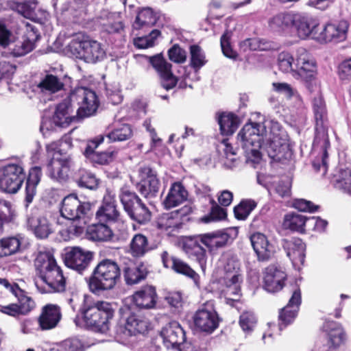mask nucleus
I'll list each match as a JSON object with an SVG mask.
<instances>
[{
  "mask_svg": "<svg viewBox=\"0 0 351 351\" xmlns=\"http://www.w3.org/2000/svg\"><path fill=\"white\" fill-rule=\"evenodd\" d=\"M120 277L121 270L117 263L110 259L103 260L94 269L89 278V289L95 293L112 289Z\"/></svg>",
  "mask_w": 351,
  "mask_h": 351,
  "instance_id": "6",
  "label": "nucleus"
},
{
  "mask_svg": "<svg viewBox=\"0 0 351 351\" xmlns=\"http://www.w3.org/2000/svg\"><path fill=\"white\" fill-rule=\"evenodd\" d=\"M118 217L116 205L101 204L96 213V218L99 222L114 221Z\"/></svg>",
  "mask_w": 351,
  "mask_h": 351,
  "instance_id": "48",
  "label": "nucleus"
},
{
  "mask_svg": "<svg viewBox=\"0 0 351 351\" xmlns=\"http://www.w3.org/2000/svg\"><path fill=\"white\" fill-rule=\"evenodd\" d=\"M349 23L341 20L336 23H328L319 32L317 40L320 43H340L347 38Z\"/></svg>",
  "mask_w": 351,
  "mask_h": 351,
  "instance_id": "15",
  "label": "nucleus"
},
{
  "mask_svg": "<svg viewBox=\"0 0 351 351\" xmlns=\"http://www.w3.org/2000/svg\"><path fill=\"white\" fill-rule=\"evenodd\" d=\"M301 304V291L299 288L295 289L286 306L282 308L279 313V327L286 326L291 324L296 317L299 306Z\"/></svg>",
  "mask_w": 351,
  "mask_h": 351,
  "instance_id": "27",
  "label": "nucleus"
},
{
  "mask_svg": "<svg viewBox=\"0 0 351 351\" xmlns=\"http://www.w3.org/2000/svg\"><path fill=\"white\" fill-rule=\"evenodd\" d=\"M149 62L160 75L162 86L166 90L176 86L178 80L171 72V64L167 62L161 54L150 57Z\"/></svg>",
  "mask_w": 351,
  "mask_h": 351,
  "instance_id": "18",
  "label": "nucleus"
},
{
  "mask_svg": "<svg viewBox=\"0 0 351 351\" xmlns=\"http://www.w3.org/2000/svg\"><path fill=\"white\" fill-rule=\"evenodd\" d=\"M77 184L80 187L89 189H95L97 187L99 182L92 173L85 171L77 181Z\"/></svg>",
  "mask_w": 351,
  "mask_h": 351,
  "instance_id": "60",
  "label": "nucleus"
},
{
  "mask_svg": "<svg viewBox=\"0 0 351 351\" xmlns=\"http://www.w3.org/2000/svg\"><path fill=\"white\" fill-rule=\"evenodd\" d=\"M232 36V31L226 30L221 37V47L224 56L229 58H235L237 53L232 49L230 39Z\"/></svg>",
  "mask_w": 351,
  "mask_h": 351,
  "instance_id": "59",
  "label": "nucleus"
},
{
  "mask_svg": "<svg viewBox=\"0 0 351 351\" xmlns=\"http://www.w3.org/2000/svg\"><path fill=\"white\" fill-rule=\"evenodd\" d=\"M156 16L149 8H145L138 12L133 26L139 29L145 25H153L156 23Z\"/></svg>",
  "mask_w": 351,
  "mask_h": 351,
  "instance_id": "47",
  "label": "nucleus"
},
{
  "mask_svg": "<svg viewBox=\"0 0 351 351\" xmlns=\"http://www.w3.org/2000/svg\"><path fill=\"white\" fill-rule=\"evenodd\" d=\"M30 31L27 34V38L22 40L9 43L6 48L8 53L13 57H22L31 52L35 48V42L40 36L36 29L27 24Z\"/></svg>",
  "mask_w": 351,
  "mask_h": 351,
  "instance_id": "17",
  "label": "nucleus"
},
{
  "mask_svg": "<svg viewBox=\"0 0 351 351\" xmlns=\"http://www.w3.org/2000/svg\"><path fill=\"white\" fill-rule=\"evenodd\" d=\"M256 317L251 311H244L239 319V324L243 331H251L256 324Z\"/></svg>",
  "mask_w": 351,
  "mask_h": 351,
  "instance_id": "58",
  "label": "nucleus"
},
{
  "mask_svg": "<svg viewBox=\"0 0 351 351\" xmlns=\"http://www.w3.org/2000/svg\"><path fill=\"white\" fill-rule=\"evenodd\" d=\"M250 241L259 260H268L273 255L274 247L263 234L260 232L253 234Z\"/></svg>",
  "mask_w": 351,
  "mask_h": 351,
  "instance_id": "31",
  "label": "nucleus"
},
{
  "mask_svg": "<svg viewBox=\"0 0 351 351\" xmlns=\"http://www.w3.org/2000/svg\"><path fill=\"white\" fill-rule=\"evenodd\" d=\"M199 237L201 243L204 245L211 253L224 247L229 239V235L222 231L203 234Z\"/></svg>",
  "mask_w": 351,
  "mask_h": 351,
  "instance_id": "32",
  "label": "nucleus"
},
{
  "mask_svg": "<svg viewBox=\"0 0 351 351\" xmlns=\"http://www.w3.org/2000/svg\"><path fill=\"white\" fill-rule=\"evenodd\" d=\"M104 223V222H100L89 228L88 232L92 240L97 241H108L112 239L113 232L112 230Z\"/></svg>",
  "mask_w": 351,
  "mask_h": 351,
  "instance_id": "43",
  "label": "nucleus"
},
{
  "mask_svg": "<svg viewBox=\"0 0 351 351\" xmlns=\"http://www.w3.org/2000/svg\"><path fill=\"white\" fill-rule=\"evenodd\" d=\"M274 90L278 93L285 94L287 97H293L297 102L298 107L302 104L301 97L291 88V87L287 83L274 82L272 84Z\"/></svg>",
  "mask_w": 351,
  "mask_h": 351,
  "instance_id": "57",
  "label": "nucleus"
},
{
  "mask_svg": "<svg viewBox=\"0 0 351 351\" xmlns=\"http://www.w3.org/2000/svg\"><path fill=\"white\" fill-rule=\"evenodd\" d=\"M293 12H281L269 20V27L275 32H282L292 27Z\"/></svg>",
  "mask_w": 351,
  "mask_h": 351,
  "instance_id": "37",
  "label": "nucleus"
},
{
  "mask_svg": "<svg viewBox=\"0 0 351 351\" xmlns=\"http://www.w3.org/2000/svg\"><path fill=\"white\" fill-rule=\"evenodd\" d=\"M38 4L37 0H23L22 3L17 4V12L26 19L33 20L35 16V10Z\"/></svg>",
  "mask_w": 351,
  "mask_h": 351,
  "instance_id": "52",
  "label": "nucleus"
},
{
  "mask_svg": "<svg viewBox=\"0 0 351 351\" xmlns=\"http://www.w3.org/2000/svg\"><path fill=\"white\" fill-rule=\"evenodd\" d=\"M64 84L62 80L58 76L47 74L38 84V88L40 91L45 94H53L62 90Z\"/></svg>",
  "mask_w": 351,
  "mask_h": 351,
  "instance_id": "34",
  "label": "nucleus"
},
{
  "mask_svg": "<svg viewBox=\"0 0 351 351\" xmlns=\"http://www.w3.org/2000/svg\"><path fill=\"white\" fill-rule=\"evenodd\" d=\"M160 335L165 346L168 349L181 350V346L186 339L185 332L177 322H171L165 326Z\"/></svg>",
  "mask_w": 351,
  "mask_h": 351,
  "instance_id": "16",
  "label": "nucleus"
},
{
  "mask_svg": "<svg viewBox=\"0 0 351 351\" xmlns=\"http://www.w3.org/2000/svg\"><path fill=\"white\" fill-rule=\"evenodd\" d=\"M13 210L11 204L0 199V234L2 232L3 224L10 222L13 218Z\"/></svg>",
  "mask_w": 351,
  "mask_h": 351,
  "instance_id": "55",
  "label": "nucleus"
},
{
  "mask_svg": "<svg viewBox=\"0 0 351 351\" xmlns=\"http://www.w3.org/2000/svg\"><path fill=\"white\" fill-rule=\"evenodd\" d=\"M141 180L138 184V190L145 197H155L160 188V182L154 171L149 167H142L138 170Z\"/></svg>",
  "mask_w": 351,
  "mask_h": 351,
  "instance_id": "19",
  "label": "nucleus"
},
{
  "mask_svg": "<svg viewBox=\"0 0 351 351\" xmlns=\"http://www.w3.org/2000/svg\"><path fill=\"white\" fill-rule=\"evenodd\" d=\"M160 32L154 29L146 36L136 38L134 40V45L138 49H147L154 46L156 39L160 36Z\"/></svg>",
  "mask_w": 351,
  "mask_h": 351,
  "instance_id": "56",
  "label": "nucleus"
},
{
  "mask_svg": "<svg viewBox=\"0 0 351 351\" xmlns=\"http://www.w3.org/2000/svg\"><path fill=\"white\" fill-rule=\"evenodd\" d=\"M194 324L199 330L210 333L218 326L217 315L213 309L204 307L197 311L193 317Z\"/></svg>",
  "mask_w": 351,
  "mask_h": 351,
  "instance_id": "24",
  "label": "nucleus"
},
{
  "mask_svg": "<svg viewBox=\"0 0 351 351\" xmlns=\"http://www.w3.org/2000/svg\"><path fill=\"white\" fill-rule=\"evenodd\" d=\"M184 250L189 256H193L200 264L204 263L206 259V252L201 245L199 235L189 238L184 242Z\"/></svg>",
  "mask_w": 351,
  "mask_h": 351,
  "instance_id": "33",
  "label": "nucleus"
},
{
  "mask_svg": "<svg viewBox=\"0 0 351 351\" xmlns=\"http://www.w3.org/2000/svg\"><path fill=\"white\" fill-rule=\"evenodd\" d=\"M27 226L38 239H46L53 231V225L49 219L38 209L33 210L28 215Z\"/></svg>",
  "mask_w": 351,
  "mask_h": 351,
  "instance_id": "13",
  "label": "nucleus"
},
{
  "mask_svg": "<svg viewBox=\"0 0 351 351\" xmlns=\"http://www.w3.org/2000/svg\"><path fill=\"white\" fill-rule=\"evenodd\" d=\"M118 154L117 149H108L104 152H96L92 154L89 159L93 163L98 165H107L113 161Z\"/></svg>",
  "mask_w": 351,
  "mask_h": 351,
  "instance_id": "54",
  "label": "nucleus"
},
{
  "mask_svg": "<svg viewBox=\"0 0 351 351\" xmlns=\"http://www.w3.org/2000/svg\"><path fill=\"white\" fill-rule=\"evenodd\" d=\"M62 319L60 307L57 304H48L42 308L38 323L43 330L56 328Z\"/></svg>",
  "mask_w": 351,
  "mask_h": 351,
  "instance_id": "28",
  "label": "nucleus"
},
{
  "mask_svg": "<svg viewBox=\"0 0 351 351\" xmlns=\"http://www.w3.org/2000/svg\"><path fill=\"white\" fill-rule=\"evenodd\" d=\"M72 102L78 105L77 116L79 118L93 115L99 106L97 97L93 90L86 87H77L71 90L68 99L57 105L52 119L43 117L40 130H53L56 126L68 125L75 118L73 114Z\"/></svg>",
  "mask_w": 351,
  "mask_h": 351,
  "instance_id": "2",
  "label": "nucleus"
},
{
  "mask_svg": "<svg viewBox=\"0 0 351 351\" xmlns=\"http://www.w3.org/2000/svg\"><path fill=\"white\" fill-rule=\"evenodd\" d=\"M282 245L287 256L291 261L294 267L302 265L305 259L306 245L299 238L284 239Z\"/></svg>",
  "mask_w": 351,
  "mask_h": 351,
  "instance_id": "26",
  "label": "nucleus"
},
{
  "mask_svg": "<svg viewBox=\"0 0 351 351\" xmlns=\"http://www.w3.org/2000/svg\"><path fill=\"white\" fill-rule=\"evenodd\" d=\"M0 292L5 298H11L17 300V307L21 315H27L35 307L32 298L14 282L10 283L6 279L0 278Z\"/></svg>",
  "mask_w": 351,
  "mask_h": 351,
  "instance_id": "10",
  "label": "nucleus"
},
{
  "mask_svg": "<svg viewBox=\"0 0 351 351\" xmlns=\"http://www.w3.org/2000/svg\"><path fill=\"white\" fill-rule=\"evenodd\" d=\"M333 183L336 189L351 195V169L340 168L334 175Z\"/></svg>",
  "mask_w": 351,
  "mask_h": 351,
  "instance_id": "40",
  "label": "nucleus"
},
{
  "mask_svg": "<svg viewBox=\"0 0 351 351\" xmlns=\"http://www.w3.org/2000/svg\"><path fill=\"white\" fill-rule=\"evenodd\" d=\"M237 141L244 150L246 162L253 165L261 160L260 148L276 160L285 158L289 152L288 135L274 120L246 123L238 134Z\"/></svg>",
  "mask_w": 351,
  "mask_h": 351,
  "instance_id": "1",
  "label": "nucleus"
},
{
  "mask_svg": "<svg viewBox=\"0 0 351 351\" xmlns=\"http://www.w3.org/2000/svg\"><path fill=\"white\" fill-rule=\"evenodd\" d=\"M92 258L90 252L80 247H72L66 249L64 262L68 267L81 273L88 267Z\"/></svg>",
  "mask_w": 351,
  "mask_h": 351,
  "instance_id": "14",
  "label": "nucleus"
},
{
  "mask_svg": "<svg viewBox=\"0 0 351 351\" xmlns=\"http://www.w3.org/2000/svg\"><path fill=\"white\" fill-rule=\"evenodd\" d=\"M168 55L169 59L176 63H182L186 59V51L177 45L169 49Z\"/></svg>",
  "mask_w": 351,
  "mask_h": 351,
  "instance_id": "63",
  "label": "nucleus"
},
{
  "mask_svg": "<svg viewBox=\"0 0 351 351\" xmlns=\"http://www.w3.org/2000/svg\"><path fill=\"white\" fill-rule=\"evenodd\" d=\"M256 206V203L254 200H243L239 205L234 207V215L238 219H245Z\"/></svg>",
  "mask_w": 351,
  "mask_h": 351,
  "instance_id": "50",
  "label": "nucleus"
},
{
  "mask_svg": "<svg viewBox=\"0 0 351 351\" xmlns=\"http://www.w3.org/2000/svg\"><path fill=\"white\" fill-rule=\"evenodd\" d=\"M132 301L138 308L152 309L157 303V293L156 288L152 285L141 287L132 295Z\"/></svg>",
  "mask_w": 351,
  "mask_h": 351,
  "instance_id": "23",
  "label": "nucleus"
},
{
  "mask_svg": "<svg viewBox=\"0 0 351 351\" xmlns=\"http://www.w3.org/2000/svg\"><path fill=\"white\" fill-rule=\"evenodd\" d=\"M308 219L302 215L289 213L285 217L283 226L285 229L303 232Z\"/></svg>",
  "mask_w": 351,
  "mask_h": 351,
  "instance_id": "41",
  "label": "nucleus"
},
{
  "mask_svg": "<svg viewBox=\"0 0 351 351\" xmlns=\"http://www.w3.org/2000/svg\"><path fill=\"white\" fill-rule=\"evenodd\" d=\"M171 269L176 273L184 275L191 278L195 286L199 287V275L186 263L180 258L173 259Z\"/></svg>",
  "mask_w": 351,
  "mask_h": 351,
  "instance_id": "44",
  "label": "nucleus"
},
{
  "mask_svg": "<svg viewBox=\"0 0 351 351\" xmlns=\"http://www.w3.org/2000/svg\"><path fill=\"white\" fill-rule=\"evenodd\" d=\"M126 213L139 223H145L151 219V212L141 199Z\"/></svg>",
  "mask_w": 351,
  "mask_h": 351,
  "instance_id": "39",
  "label": "nucleus"
},
{
  "mask_svg": "<svg viewBox=\"0 0 351 351\" xmlns=\"http://www.w3.org/2000/svg\"><path fill=\"white\" fill-rule=\"evenodd\" d=\"M328 332V343L330 347L337 348L342 345L346 340L343 329L336 323H330L325 326Z\"/></svg>",
  "mask_w": 351,
  "mask_h": 351,
  "instance_id": "38",
  "label": "nucleus"
},
{
  "mask_svg": "<svg viewBox=\"0 0 351 351\" xmlns=\"http://www.w3.org/2000/svg\"><path fill=\"white\" fill-rule=\"evenodd\" d=\"M293 77L306 83L312 82L316 75V65L305 49L297 51L296 63L295 64Z\"/></svg>",
  "mask_w": 351,
  "mask_h": 351,
  "instance_id": "12",
  "label": "nucleus"
},
{
  "mask_svg": "<svg viewBox=\"0 0 351 351\" xmlns=\"http://www.w3.org/2000/svg\"><path fill=\"white\" fill-rule=\"evenodd\" d=\"M191 65L196 71L199 70L206 63V60L202 49L197 45H192L190 47Z\"/></svg>",
  "mask_w": 351,
  "mask_h": 351,
  "instance_id": "53",
  "label": "nucleus"
},
{
  "mask_svg": "<svg viewBox=\"0 0 351 351\" xmlns=\"http://www.w3.org/2000/svg\"><path fill=\"white\" fill-rule=\"evenodd\" d=\"M287 278V273L282 268L274 265H269L264 272L263 287L268 292H278L285 286Z\"/></svg>",
  "mask_w": 351,
  "mask_h": 351,
  "instance_id": "21",
  "label": "nucleus"
},
{
  "mask_svg": "<svg viewBox=\"0 0 351 351\" xmlns=\"http://www.w3.org/2000/svg\"><path fill=\"white\" fill-rule=\"evenodd\" d=\"M180 217L178 216L177 213H168L161 215L157 219V226L158 228L172 232L179 229L182 226Z\"/></svg>",
  "mask_w": 351,
  "mask_h": 351,
  "instance_id": "35",
  "label": "nucleus"
},
{
  "mask_svg": "<svg viewBox=\"0 0 351 351\" xmlns=\"http://www.w3.org/2000/svg\"><path fill=\"white\" fill-rule=\"evenodd\" d=\"M73 165L70 156H62L60 158L54 156L47 166L49 177L60 183L69 179V173Z\"/></svg>",
  "mask_w": 351,
  "mask_h": 351,
  "instance_id": "20",
  "label": "nucleus"
},
{
  "mask_svg": "<svg viewBox=\"0 0 351 351\" xmlns=\"http://www.w3.org/2000/svg\"><path fill=\"white\" fill-rule=\"evenodd\" d=\"M123 277L128 285L137 284L144 280L147 274V270L143 265L136 266L130 259H126L123 266Z\"/></svg>",
  "mask_w": 351,
  "mask_h": 351,
  "instance_id": "29",
  "label": "nucleus"
},
{
  "mask_svg": "<svg viewBox=\"0 0 351 351\" xmlns=\"http://www.w3.org/2000/svg\"><path fill=\"white\" fill-rule=\"evenodd\" d=\"M130 246L132 255L136 257L143 256L149 250L147 239L141 234L133 237Z\"/></svg>",
  "mask_w": 351,
  "mask_h": 351,
  "instance_id": "46",
  "label": "nucleus"
},
{
  "mask_svg": "<svg viewBox=\"0 0 351 351\" xmlns=\"http://www.w3.org/2000/svg\"><path fill=\"white\" fill-rule=\"evenodd\" d=\"M319 23L313 15L304 12H293V25L298 36L302 39L311 38L317 40Z\"/></svg>",
  "mask_w": 351,
  "mask_h": 351,
  "instance_id": "11",
  "label": "nucleus"
},
{
  "mask_svg": "<svg viewBox=\"0 0 351 351\" xmlns=\"http://www.w3.org/2000/svg\"><path fill=\"white\" fill-rule=\"evenodd\" d=\"M225 272L224 281L226 286V295L227 299L237 301L241 295V284L243 282V273L241 263L237 257L231 254L226 253L222 256Z\"/></svg>",
  "mask_w": 351,
  "mask_h": 351,
  "instance_id": "7",
  "label": "nucleus"
},
{
  "mask_svg": "<svg viewBox=\"0 0 351 351\" xmlns=\"http://www.w3.org/2000/svg\"><path fill=\"white\" fill-rule=\"evenodd\" d=\"M132 136V130L128 124H121L106 134L109 142L124 141Z\"/></svg>",
  "mask_w": 351,
  "mask_h": 351,
  "instance_id": "45",
  "label": "nucleus"
},
{
  "mask_svg": "<svg viewBox=\"0 0 351 351\" xmlns=\"http://www.w3.org/2000/svg\"><path fill=\"white\" fill-rule=\"evenodd\" d=\"M12 32L4 21L0 20V46L5 49L12 40Z\"/></svg>",
  "mask_w": 351,
  "mask_h": 351,
  "instance_id": "61",
  "label": "nucleus"
},
{
  "mask_svg": "<svg viewBox=\"0 0 351 351\" xmlns=\"http://www.w3.org/2000/svg\"><path fill=\"white\" fill-rule=\"evenodd\" d=\"M218 123L221 133L224 135H230L238 128L239 119L232 113H222L218 119Z\"/></svg>",
  "mask_w": 351,
  "mask_h": 351,
  "instance_id": "42",
  "label": "nucleus"
},
{
  "mask_svg": "<svg viewBox=\"0 0 351 351\" xmlns=\"http://www.w3.org/2000/svg\"><path fill=\"white\" fill-rule=\"evenodd\" d=\"M188 197V192L180 182H174L171 184L167 195L163 200V206L166 209L176 207L185 202Z\"/></svg>",
  "mask_w": 351,
  "mask_h": 351,
  "instance_id": "30",
  "label": "nucleus"
},
{
  "mask_svg": "<svg viewBox=\"0 0 351 351\" xmlns=\"http://www.w3.org/2000/svg\"><path fill=\"white\" fill-rule=\"evenodd\" d=\"M21 237L13 236L0 239V258L6 257L20 252Z\"/></svg>",
  "mask_w": 351,
  "mask_h": 351,
  "instance_id": "36",
  "label": "nucleus"
},
{
  "mask_svg": "<svg viewBox=\"0 0 351 351\" xmlns=\"http://www.w3.org/2000/svg\"><path fill=\"white\" fill-rule=\"evenodd\" d=\"M120 313L123 318L125 317V331L128 335H136V334L145 332L149 326L148 321L140 315L129 312L128 308H121Z\"/></svg>",
  "mask_w": 351,
  "mask_h": 351,
  "instance_id": "22",
  "label": "nucleus"
},
{
  "mask_svg": "<svg viewBox=\"0 0 351 351\" xmlns=\"http://www.w3.org/2000/svg\"><path fill=\"white\" fill-rule=\"evenodd\" d=\"M226 217V209L221 208L220 206L215 205L212 207L210 215L204 217L202 221L205 223L210 221H219Z\"/></svg>",
  "mask_w": 351,
  "mask_h": 351,
  "instance_id": "64",
  "label": "nucleus"
},
{
  "mask_svg": "<svg viewBox=\"0 0 351 351\" xmlns=\"http://www.w3.org/2000/svg\"><path fill=\"white\" fill-rule=\"evenodd\" d=\"M0 187L7 193H16L25 179L24 169L20 162H10L0 170Z\"/></svg>",
  "mask_w": 351,
  "mask_h": 351,
  "instance_id": "9",
  "label": "nucleus"
},
{
  "mask_svg": "<svg viewBox=\"0 0 351 351\" xmlns=\"http://www.w3.org/2000/svg\"><path fill=\"white\" fill-rule=\"evenodd\" d=\"M296 63V56L294 58L289 52H281L278 56V66L280 71L284 73H291L293 76Z\"/></svg>",
  "mask_w": 351,
  "mask_h": 351,
  "instance_id": "49",
  "label": "nucleus"
},
{
  "mask_svg": "<svg viewBox=\"0 0 351 351\" xmlns=\"http://www.w3.org/2000/svg\"><path fill=\"white\" fill-rule=\"evenodd\" d=\"M119 199L125 212H128L140 198L128 187L123 186L119 191Z\"/></svg>",
  "mask_w": 351,
  "mask_h": 351,
  "instance_id": "51",
  "label": "nucleus"
},
{
  "mask_svg": "<svg viewBox=\"0 0 351 351\" xmlns=\"http://www.w3.org/2000/svg\"><path fill=\"white\" fill-rule=\"evenodd\" d=\"M68 47L76 58L83 59L87 62L95 63L101 60L106 56L102 45L95 40H82L77 36L71 41Z\"/></svg>",
  "mask_w": 351,
  "mask_h": 351,
  "instance_id": "8",
  "label": "nucleus"
},
{
  "mask_svg": "<svg viewBox=\"0 0 351 351\" xmlns=\"http://www.w3.org/2000/svg\"><path fill=\"white\" fill-rule=\"evenodd\" d=\"M338 75L341 80H351V58L343 60L338 66Z\"/></svg>",
  "mask_w": 351,
  "mask_h": 351,
  "instance_id": "62",
  "label": "nucleus"
},
{
  "mask_svg": "<svg viewBox=\"0 0 351 351\" xmlns=\"http://www.w3.org/2000/svg\"><path fill=\"white\" fill-rule=\"evenodd\" d=\"M90 204L81 202L77 196L71 194L66 196L62 201L60 207L61 216L69 221L77 222L73 228L69 232L73 235L81 234L88 221Z\"/></svg>",
  "mask_w": 351,
  "mask_h": 351,
  "instance_id": "5",
  "label": "nucleus"
},
{
  "mask_svg": "<svg viewBox=\"0 0 351 351\" xmlns=\"http://www.w3.org/2000/svg\"><path fill=\"white\" fill-rule=\"evenodd\" d=\"M313 109L316 123V138L319 136L324 140L325 145L328 143L326 134L327 110L326 104L322 97H315L313 101Z\"/></svg>",
  "mask_w": 351,
  "mask_h": 351,
  "instance_id": "25",
  "label": "nucleus"
},
{
  "mask_svg": "<svg viewBox=\"0 0 351 351\" xmlns=\"http://www.w3.org/2000/svg\"><path fill=\"white\" fill-rule=\"evenodd\" d=\"M34 265L39 271L40 280L47 285L45 292H62L65 290V278L50 252H40Z\"/></svg>",
  "mask_w": 351,
  "mask_h": 351,
  "instance_id": "3",
  "label": "nucleus"
},
{
  "mask_svg": "<svg viewBox=\"0 0 351 351\" xmlns=\"http://www.w3.org/2000/svg\"><path fill=\"white\" fill-rule=\"evenodd\" d=\"M114 312L112 304L104 300L93 302L82 310L85 326L101 333H106L110 329Z\"/></svg>",
  "mask_w": 351,
  "mask_h": 351,
  "instance_id": "4",
  "label": "nucleus"
}]
</instances>
